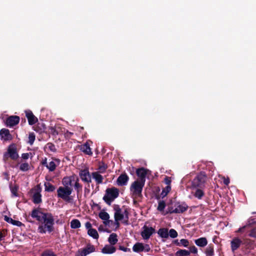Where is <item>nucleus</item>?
I'll use <instances>...</instances> for the list:
<instances>
[{
  "instance_id": "37998d69",
  "label": "nucleus",
  "mask_w": 256,
  "mask_h": 256,
  "mask_svg": "<svg viewBox=\"0 0 256 256\" xmlns=\"http://www.w3.org/2000/svg\"><path fill=\"white\" fill-rule=\"evenodd\" d=\"M30 168V166L28 163H23L20 166V169L22 172L28 171Z\"/></svg>"
},
{
  "instance_id": "de8ad7c7",
  "label": "nucleus",
  "mask_w": 256,
  "mask_h": 256,
  "mask_svg": "<svg viewBox=\"0 0 256 256\" xmlns=\"http://www.w3.org/2000/svg\"><path fill=\"white\" fill-rule=\"evenodd\" d=\"M42 256H56V255L50 250H46L42 252Z\"/></svg>"
},
{
  "instance_id": "7ed1b4c3",
  "label": "nucleus",
  "mask_w": 256,
  "mask_h": 256,
  "mask_svg": "<svg viewBox=\"0 0 256 256\" xmlns=\"http://www.w3.org/2000/svg\"><path fill=\"white\" fill-rule=\"evenodd\" d=\"M145 182L138 180L134 181L130 186V191L132 192L134 204L136 202V199L142 197V191Z\"/></svg>"
},
{
  "instance_id": "c03bdc74",
  "label": "nucleus",
  "mask_w": 256,
  "mask_h": 256,
  "mask_svg": "<svg viewBox=\"0 0 256 256\" xmlns=\"http://www.w3.org/2000/svg\"><path fill=\"white\" fill-rule=\"evenodd\" d=\"M172 238H176L178 236V234L177 232L173 228L170 229L168 232V236Z\"/></svg>"
},
{
  "instance_id": "b1692460",
  "label": "nucleus",
  "mask_w": 256,
  "mask_h": 256,
  "mask_svg": "<svg viewBox=\"0 0 256 256\" xmlns=\"http://www.w3.org/2000/svg\"><path fill=\"white\" fill-rule=\"evenodd\" d=\"M4 220L7 222L10 223L14 226H24V224L20 221L14 220L8 216H4Z\"/></svg>"
},
{
  "instance_id": "a18cd8bd",
  "label": "nucleus",
  "mask_w": 256,
  "mask_h": 256,
  "mask_svg": "<svg viewBox=\"0 0 256 256\" xmlns=\"http://www.w3.org/2000/svg\"><path fill=\"white\" fill-rule=\"evenodd\" d=\"M180 246H183L184 247H188L190 244V242L187 239H181L180 240Z\"/></svg>"
},
{
  "instance_id": "58836bf2",
  "label": "nucleus",
  "mask_w": 256,
  "mask_h": 256,
  "mask_svg": "<svg viewBox=\"0 0 256 256\" xmlns=\"http://www.w3.org/2000/svg\"><path fill=\"white\" fill-rule=\"evenodd\" d=\"M46 167L49 171L53 172L56 170V166L54 161H51L48 164V166H46Z\"/></svg>"
},
{
  "instance_id": "dca6fc26",
  "label": "nucleus",
  "mask_w": 256,
  "mask_h": 256,
  "mask_svg": "<svg viewBox=\"0 0 256 256\" xmlns=\"http://www.w3.org/2000/svg\"><path fill=\"white\" fill-rule=\"evenodd\" d=\"M242 240L238 238H234L230 242V247L232 251L234 252L236 250H238L242 244Z\"/></svg>"
},
{
  "instance_id": "8fccbe9b",
  "label": "nucleus",
  "mask_w": 256,
  "mask_h": 256,
  "mask_svg": "<svg viewBox=\"0 0 256 256\" xmlns=\"http://www.w3.org/2000/svg\"><path fill=\"white\" fill-rule=\"evenodd\" d=\"M50 132L54 136H57L58 134V132L56 130V128L54 127H50L49 128Z\"/></svg>"
},
{
  "instance_id": "6e6552de",
  "label": "nucleus",
  "mask_w": 256,
  "mask_h": 256,
  "mask_svg": "<svg viewBox=\"0 0 256 256\" xmlns=\"http://www.w3.org/2000/svg\"><path fill=\"white\" fill-rule=\"evenodd\" d=\"M114 218L115 223L117 225V227H119V222L124 218V215L122 213V209L119 205L114 204Z\"/></svg>"
},
{
  "instance_id": "e2e57ef3",
  "label": "nucleus",
  "mask_w": 256,
  "mask_h": 256,
  "mask_svg": "<svg viewBox=\"0 0 256 256\" xmlns=\"http://www.w3.org/2000/svg\"><path fill=\"white\" fill-rule=\"evenodd\" d=\"M246 226H244L242 227H241V228H239L238 230V232H244V230Z\"/></svg>"
},
{
  "instance_id": "052dcab7",
  "label": "nucleus",
  "mask_w": 256,
  "mask_h": 256,
  "mask_svg": "<svg viewBox=\"0 0 256 256\" xmlns=\"http://www.w3.org/2000/svg\"><path fill=\"white\" fill-rule=\"evenodd\" d=\"M223 182L225 185L228 186L230 182L229 178H224Z\"/></svg>"
},
{
  "instance_id": "0eeeda50",
  "label": "nucleus",
  "mask_w": 256,
  "mask_h": 256,
  "mask_svg": "<svg viewBox=\"0 0 256 256\" xmlns=\"http://www.w3.org/2000/svg\"><path fill=\"white\" fill-rule=\"evenodd\" d=\"M72 190V188L60 186L57 190L58 197L62 198L66 202H69L72 199L71 198V196H70Z\"/></svg>"
},
{
  "instance_id": "5fc2aeb1",
  "label": "nucleus",
  "mask_w": 256,
  "mask_h": 256,
  "mask_svg": "<svg viewBox=\"0 0 256 256\" xmlns=\"http://www.w3.org/2000/svg\"><path fill=\"white\" fill-rule=\"evenodd\" d=\"M122 214L124 215V218L125 217V218L126 219V222H124V223L128 224V214H129L128 209L126 208L124 210V213H122Z\"/></svg>"
},
{
  "instance_id": "20e7f679",
  "label": "nucleus",
  "mask_w": 256,
  "mask_h": 256,
  "mask_svg": "<svg viewBox=\"0 0 256 256\" xmlns=\"http://www.w3.org/2000/svg\"><path fill=\"white\" fill-rule=\"evenodd\" d=\"M118 196L119 190L118 188L115 187L108 188L106 190V194L103 197V200L107 204L110 206L112 202Z\"/></svg>"
},
{
  "instance_id": "09e8293b",
  "label": "nucleus",
  "mask_w": 256,
  "mask_h": 256,
  "mask_svg": "<svg viewBox=\"0 0 256 256\" xmlns=\"http://www.w3.org/2000/svg\"><path fill=\"white\" fill-rule=\"evenodd\" d=\"M189 252H190V254H197L198 249L194 246H192L189 247Z\"/></svg>"
},
{
  "instance_id": "39448f33",
  "label": "nucleus",
  "mask_w": 256,
  "mask_h": 256,
  "mask_svg": "<svg viewBox=\"0 0 256 256\" xmlns=\"http://www.w3.org/2000/svg\"><path fill=\"white\" fill-rule=\"evenodd\" d=\"M206 176L204 172H200L192 182V188H203L205 186Z\"/></svg>"
},
{
  "instance_id": "f8f14e48",
  "label": "nucleus",
  "mask_w": 256,
  "mask_h": 256,
  "mask_svg": "<svg viewBox=\"0 0 256 256\" xmlns=\"http://www.w3.org/2000/svg\"><path fill=\"white\" fill-rule=\"evenodd\" d=\"M20 117L17 116H12L8 117L6 121L7 126L12 127L19 123Z\"/></svg>"
},
{
  "instance_id": "c9c22d12",
  "label": "nucleus",
  "mask_w": 256,
  "mask_h": 256,
  "mask_svg": "<svg viewBox=\"0 0 256 256\" xmlns=\"http://www.w3.org/2000/svg\"><path fill=\"white\" fill-rule=\"evenodd\" d=\"M45 190L48 192H52L54 190L55 186L50 182H45L44 184Z\"/></svg>"
},
{
  "instance_id": "ea45409f",
  "label": "nucleus",
  "mask_w": 256,
  "mask_h": 256,
  "mask_svg": "<svg viewBox=\"0 0 256 256\" xmlns=\"http://www.w3.org/2000/svg\"><path fill=\"white\" fill-rule=\"evenodd\" d=\"M170 186H166L164 188H163L160 194V196H162V198H164L170 192Z\"/></svg>"
},
{
  "instance_id": "e433bc0d",
  "label": "nucleus",
  "mask_w": 256,
  "mask_h": 256,
  "mask_svg": "<svg viewBox=\"0 0 256 256\" xmlns=\"http://www.w3.org/2000/svg\"><path fill=\"white\" fill-rule=\"evenodd\" d=\"M176 255L182 256H188L190 255V252L186 250L180 249L176 252Z\"/></svg>"
},
{
  "instance_id": "aec40b11",
  "label": "nucleus",
  "mask_w": 256,
  "mask_h": 256,
  "mask_svg": "<svg viewBox=\"0 0 256 256\" xmlns=\"http://www.w3.org/2000/svg\"><path fill=\"white\" fill-rule=\"evenodd\" d=\"M116 248L112 245L106 244L102 250V252L104 254H112L115 252Z\"/></svg>"
},
{
  "instance_id": "6ab92c4d",
  "label": "nucleus",
  "mask_w": 256,
  "mask_h": 256,
  "mask_svg": "<svg viewBox=\"0 0 256 256\" xmlns=\"http://www.w3.org/2000/svg\"><path fill=\"white\" fill-rule=\"evenodd\" d=\"M0 136L2 139L4 140H9L12 139V136L8 129L2 128L0 130Z\"/></svg>"
},
{
  "instance_id": "f03ea898",
  "label": "nucleus",
  "mask_w": 256,
  "mask_h": 256,
  "mask_svg": "<svg viewBox=\"0 0 256 256\" xmlns=\"http://www.w3.org/2000/svg\"><path fill=\"white\" fill-rule=\"evenodd\" d=\"M188 206L184 202H174L168 204L166 214H180L188 210Z\"/></svg>"
},
{
  "instance_id": "338daca9",
  "label": "nucleus",
  "mask_w": 256,
  "mask_h": 256,
  "mask_svg": "<svg viewBox=\"0 0 256 256\" xmlns=\"http://www.w3.org/2000/svg\"><path fill=\"white\" fill-rule=\"evenodd\" d=\"M4 236L3 235L2 233L0 232V242L2 240V238Z\"/></svg>"
},
{
  "instance_id": "864d4df0",
  "label": "nucleus",
  "mask_w": 256,
  "mask_h": 256,
  "mask_svg": "<svg viewBox=\"0 0 256 256\" xmlns=\"http://www.w3.org/2000/svg\"><path fill=\"white\" fill-rule=\"evenodd\" d=\"M248 235L250 237L256 238V228H252Z\"/></svg>"
},
{
  "instance_id": "4be33fe9",
  "label": "nucleus",
  "mask_w": 256,
  "mask_h": 256,
  "mask_svg": "<svg viewBox=\"0 0 256 256\" xmlns=\"http://www.w3.org/2000/svg\"><path fill=\"white\" fill-rule=\"evenodd\" d=\"M92 176L94 179L97 184H99L102 183L104 178L100 174V172H93L92 173Z\"/></svg>"
},
{
  "instance_id": "ddd939ff",
  "label": "nucleus",
  "mask_w": 256,
  "mask_h": 256,
  "mask_svg": "<svg viewBox=\"0 0 256 256\" xmlns=\"http://www.w3.org/2000/svg\"><path fill=\"white\" fill-rule=\"evenodd\" d=\"M76 176H65L62 180V184L64 188H72L70 186L72 185V182L76 180Z\"/></svg>"
},
{
  "instance_id": "a19ab883",
  "label": "nucleus",
  "mask_w": 256,
  "mask_h": 256,
  "mask_svg": "<svg viewBox=\"0 0 256 256\" xmlns=\"http://www.w3.org/2000/svg\"><path fill=\"white\" fill-rule=\"evenodd\" d=\"M36 139V136L34 132H30L28 135V143L30 145L33 144Z\"/></svg>"
},
{
  "instance_id": "423d86ee",
  "label": "nucleus",
  "mask_w": 256,
  "mask_h": 256,
  "mask_svg": "<svg viewBox=\"0 0 256 256\" xmlns=\"http://www.w3.org/2000/svg\"><path fill=\"white\" fill-rule=\"evenodd\" d=\"M19 157L17 149L14 144H12L8 147L7 152L4 154L3 160L6 162L10 158L12 160H16Z\"/></svg>"
},
{
  "instance_id": "bf43d9fd",
  "label": "nucleus",
  "mask_w": 256,
  "mask_h": 256,
  "mask_svg": "<svg viewBox=\"0 0 256 256\" xmlns=\"http://www.w3.org/2000/svg\"><path fill=\"white\" fill-rule=\"evenodd\" d=\"M85 226L86 228V229H88L90 230V229H91L92 228V224H90V222H87L86 224H85Z\"/></svg>"
},
{
  "instance_id": "393cba45",
  "label": "nucleus",
  "mask_w": 256,
  "mask_h": 256,
  "mask_svg": "<svg viewBox=\"0 0 256 256\" xmlns=\"http://www.w3.org/2000/svg\"><path fill=\"white\" fill-rule=\"evenodd\" d=\"M80 150L85 154L92 155V152L88 142L80 146Z\"/></svg>"
},
{
  "instance_id": "473e14b6",
  "label": "nucleus",
  "mask_w": 256,
  "mask_h": 256,
  "mask_svg": "<svg viewBox=\"0 0 256 256\" xmlns=\"http://www.w3.org/2000/svg\"><path fill=\"white\" fill-rule=\"evenodd\" d=\"M81 226L80 220L78 219H74L70 222V227L72 228H78Z\"/></svg>"
},
{
  "instance_id": "c85d7f7f",
  "label": "nucleus",
  "mask_w": 256,
  "mask_h": 256,
  "mask_svg": "<svg viewBox=\"0 0 256 256\" xmlns=\"http://www.w3.org/2000/svg\"><path fill=\"white\" fill-rule=\"evenodd\" d=\"M118 236L116 233H112L110 235L108 238V242L110 245L114 246L116 244L118 241Z\"/></svg>"
},
{
  "instance_id": "6e6d98bb",
  "label": "nucleus",
  "mask_w": 256,
  "mask_h": 256,
  "mask_svg": "<svg viewBox=\"0 0 256 256\" xmlns=\"http://www.w3.org/2000/svg\"><path fill=\"white\" fill-rule=\"evenodd\" d=\"M118 249L120 250H122V251H124V252H131V250H130V248H126V247H124V246H120L119 248H118Z\"/></svg>"
},
{
  "instance_id": "a878e982",
  "label": "nucleus",
  "mask_w": 256,
  "mask_h": 256,
  "mask_svg": "<svg viewBox=\"0 0 256 256\" xmlns=\"http://www.w3.org/2000/svg\"><path fill=\"white\" fill-rule=\"evenodd\" d=\"M204 253L206 256H214V245L212 244H209L206 248Z\"/></svg>"
},
{
  "instance_id": "79ce46f5",
  "label": "nucleus",
  "mask_w": 256,
  "mask_h": 256,
  "mask_svg": "<svg viewBox=\"0 0 256 256\" xmlns=\"http://www.w3.org/2000/svg\"><path fill=\"white\" fill-rule=\"evenodd\" d=\"M166 207V203L164 200H160L158 202V210L162 212L164 210V208Z\"/></svg>"
},
{
  "instance_id": "f257e3e1",
  "label": "nucleus",
  "mask_w": 256,
  "mask_h": 256,
  "mask_svg": "<svg viewBox=\"0 0 256 256\" xmlns=\"http://www.w3.org/2000/svg\"><path fill=\"white\" fill-rule=\"evenodd\" d=\"M30 217L35 218L38 222L39 226L38 231L39 233L44 234L46 232L50 233L54 231V220L51 213L44 212L42 211L41 208H34L26 218L28 222L34 223V221L30 219Z\"/></svg>"
},
{
  "instance_id": "13d9d810",
  "label": "nucleus",
  "mask_w": 256,
  "mask_h": 256,
  "mask_svg": "<svg viewBox=\"0 0 256 256\" xmlns=\"http://www.w3.org/2000/svg\"><path fill=\"white\" fill-rule=\"evenodd\" d=\"M144 251L145 252H148L150 250V246L148 244H144Z\"/></svg>"
},
{
  "instance_id": "a211bd4d",
  "label": "nucleus",
  "mask_w": 256,
  "mask_h": 256,
  "mask_svg": "<svg viewBox=\"0 0 256 256\" xmlns=\"http://www.w3.org/2000/svg\"><path fill=\"white\" fill-rule=\"evenodd\" d=\"M41 189L40 188H38L36 192L34 193L32 196V202L35 204H39L42 202V194H40Z\"/></svg>"
},
{
  "instance_id": "2eb2a0df",
  "label": "nucleus",
  "mask_w": 256,
  "mask_h": 256,
  "mask_svg": "<svg viewBox=\"0 0 256 256\" xmlns=\"http://www.w3.org/2000/svg\"><path fill=\"white\" fill-rule=\"evenodd\" d=\"M129 180L128 176L126 174L123 173L120 174L116 180V184L119 186H126Z\"/></svg>"
},
{
  "instance_id": "9b49d317",
  "label": "nucleus",
  "mask_w": 256,
  "mask_h": 256,
  "mask_svg": "<svg viewBox=\"0 0 256 256\" xmlns=\"http://www.w3.org/2000/svg\"><path fill=\"white\" fill-rule=\"evenodd\" d=\"M79 176L82 180L88 184L92 182V174L90 175L88 169H84L80 170Z\"/></svg>"
},
{
  "instance_id": "680f3d73",
  "label": "nucleus",
  "mask_w": 256,
  "mask_h": 256,
  "mask_svg": "<svg viewBox=\"0 0 256 256\" xmlns=\"http://www.w3.org/2000/svg\"><path fill=\"white\" fill-rule=\"evenodd\" d=\"M41 164L45 166H48V164L47 162V158H45L44 159L42 160L41 162Z\"/></svg>"
},
{
  "instance_id": "3c124183",
  "label": "nucleus",
  "mask_w": 256,
  "mask_h": 256,
  "mask_svg": "<svg viewBox=\"0 0 256 256\" xmlns=\"http://www.w3.org/2000/svg\"><path fill=\"white\" fill-rule=\"evenodd\" d=\"M73 132L66 130V132H65L64 134V136L66 139H70L71 138L72 136H73Z\"/></svg>"
},
{
  "instance_id": "cd10ccee",
  "label": "nucleus",
  "mask_w": 256,
  "mask_h": 256,
  "mask_svg": "<svg viewBox=\"0 0 256 256\" xmlns=\"http://www.w3.org/2000/svg\"><path fill=\"white\" fill-rule=\"evenodd\" d=\"M74 186L75 190L76 191L77 196L78 197V195L82 192V185L79 183V179L78 178H76Z\"/></svg>"
},
{
  "instance_id": "72a5a7b5",
  "label": "nucleus",
  "mask_w": 256,
  "mask_h": 256,
  "mask_svg": "<svg viewBox=\"0 0 256 256\" xmlns=\"http://www.w3.org/2000/svg\"><path fill=\"white\" fill-rule=\"evenodd\" d=\"M107 168V164L104 163V162H101L100 163L98 167V172H99L101 174H103L106 171Z\"/></svg>"
},
{
  "instance_id": "69168bd1",
  "label": "nucleus",
  "mask_w": 256,
  "mask_h": 256,
  "mask_svg": "<svg viewBox=\"0 0 256 256\" xmlns=\"http://www.w3.org/2000/svg\"><path fill=\"white\" fill-rule=\"evenodd\" d=\"M110 220L108 219V220H104V224L106 226L110 224Z\"/></svg>"
},
{
  "instance_id": "1a4fd4ad",
  "label": "nucleus",
  "mask_w": 256,
  "mask_h": 256,
  "mask_svg": "<svg viewBox=\"0 0 256 256\" xmlns=\"http://www.w3.org/2000/svg\"><path fill=\"white\" fill-rule=\"evenodd\" d=\"M94 251L95 248L94 246L88 244L83 249L78 250L75 256H86Z\"/></svg>"
},
{
  "instance_id": "5701e85b",
  "label": "nucleus",
  "mask_w": 256,
  "mask_h": 256,
  "mask_svg": "<svg viewBox=\"0 0 256 256\" xmlns=\"http://www.w3.org/2000/svg\"><path fill=\"white\" fill-rule=\"evenodd\" d=\"M194 242L198 246L204 248L207 245L208 240L206 238L202 237L196 240Z\"/></svg>"
},
{
  "instance_id": "c756f323",
  "label": "nucleus",
  "mask_w": 256,
  "mask_h": 256,
  "mask_svg": "<svg viewBox=\"0 0 256 256\" xmlns=\"http://www.w3.org/2000/svg\"><path fill=\"white\" fill-rule=\"evenodd\" d=\"M144 244L140 242H136L132 247V250L136 252H144Z\"/></svg>"
},
{
  "instance_id": "774afa93",
  "label": "nucleus",
  "mask_w": 256,
  "mask_h": 256,
  "mask_svg": "<svg viewBox=\"0 0 256 256\" xmlns=\"http://www.w3.org/2000/svg\"><path fill=\"white\" fill-rule=\"evenodd\" d=\"M98 230L99 231H102L103 230V226L102 225H100L99 228H98Z\"/></svg>"
},
{
  "instance_id": "603ef678",
  "label": "nucleus",
  "mask_w": 256,
  "mask_h": 256,
  "mask_svg": "<svg viewBox=\"0 0 256 256\" xmlns=\"http://www.w3.org/2000/svg\"><path fill=\"white\" fill-rule=\"evenodd\" d=\"M164 182L165 184L167 185L166 186H170V184L172 182L171 178L166 176L164 178Z\"/></svg>"
},
{
  "instance_id": "2f4dec72",
  "label": "nucleus",
  "mask_w": 256,
  "mask_h": 256,
  "mask_svg": "<svg viewBox=\"0 0 256 256\" xmlns=\"http://www.w3.org/2000/svg\"><path fill=\"white\" fill-rule=\"evenodd\" d=\"M88 234L94 239H98L99 235L97 230L94 228H91L88 230Z\"/></svg>"
},
{
  "instance_id": "0e129e2a",
  "label": "nucleus",
  "mask_w": 256,
  "mask_h": 256,
  "mask_svg": "<svg viewBox=\"0 0 256 256\" xmlns=\"http://www.w3.org/2000/svg\"><path fill=\"white\" fill-rule=\"evenodd\" d=\"M173 244H175L177 246H180V242L178 240H175L172 242Z\"/></svg>"
},
{
  "instance_id": "f704fd0d",
  "label": "nucleus",
  "mask_w": 256,
  "mask_h": 256,
  "mask_svg": "<svg viewBox=\"0 0 256 256\" xmlns=\"http://www.w3.org/2000/svg\"><path fill=\"white\" fill-rule=\"evenodd\" d=\"M196 190L194 194V196L198 199H202L204 196V192L202 190V188H196Z\"/></svg>"
},
{
  "instance_id": "412c9836",
  "label": "nucleus",
  "mask_w": 256,
  "mask_h": 256,
  "mask_svg": "<svg viewBox=\"0 0 256 256\" xmlns=\"http://www.w3.org/2000/svg\"><path fill=\"white\" fill-rule=\"evenodd\" d=\"M34 129L37 132L42 134L46 132V124L44 123L38 122L37 124L34 126Z\"/></svg>"
},
{
  "instance_id": "4c0bfd02",
  "label": "nucleus",
  "mask_w": 256,
  "mask_h": 256,
  "mask_svg": "<svg viewBox=\"0 0 256 256\" xmlns=\"http://www.w3.org/2000/svg\"><path fill=\"white\" fill-rule=\"evenodd\" d=\"M98 216L100 218L104 220H108V219L110 218L109 214L106 212H100L98 214Z\"/></svg>"
},
{
  "instance_id": "bb28decb",
  "label": "nucleus",
  "mask_w": 256,
  "mask_h": 256,
  "mask_svg": "<svg viewBox=\"0 0 256 256\" xmlns=\"http://www.w3.org/2000/svg\"><path fill=\"white\" fill-rule=\"evenodd\" d=\"M158 234L162 238H167L168 237V231L167 228H160L158 231Z\"/></svg>"
},
{
  "instance_id": "4d7b16f0",
  "label": "nucleus",
  "mask_w": 256,
  "mask_h": 256,
  "mask_svg": "<svg viewBox=\"0 0 256 256\" xmlns=\"http://www.w3.org/2000/svg\"><path fill=\"white\" fill-rule=\"evenodd\" d=\"M30 154H31L30 153H24L22 155V158L24 160H27L28 158L30 156Z\"/></svg>"
},
{
  "instance_id": "49530a36",
  "label": "nucleus",
  "mask_w": 256,
  "mask_h": 256,
  "mask_svg": "<svg viewBox=\"0 0 256 256\" xmlns=\"http://www.w3.org/2000/svg\"><path fill=\"white\" fill-rule=\"evenodd\" d=\"M48 148V149L52 152H56V148L55 145L52 143V142H48L46 144Z\"/></svg>"
},
{
  "instance_id": "4468645a",
  "label": "nucleus",
  "mask_w": 256,
  "mask_h": 256,
  "mask_svg": "<svg viewBox=\"0 0 256 256\" xmlns=\"http://www.w3.org/2000/svg\"><path fill=\"white\" fill-rule=\"evenodd\" d=\"M148 170L144 168H138L136 170V174L140 178L139 181L143 182H146V177Z\"/></svg>"
},
{
  "instance_id": "f3484780",
  "label": "nucleus",
  "mask_w": 256,
  "mask_h": 256,
  "mask_svg": "<svg viewBox=\"0 0 256 256\" xmlns=\"http://www.w3.org/2000/svg\"><path fill=\"white\" fill-rule=\"evenodd\" d=\"M26 116L28 118V124L30 125H33L36 122H38V118L34 116L32 112L30 110H25Z\"/></svg>"
},
{
  "instance_id": "9d476101",
  "label": "nucleus",
  "mask_w": 256,
  "mask_h": 256,
  "mask_svg": "<svg viewBox=\"0 0 256 256\" xmlns=\"http://www.w3.org/2000/svg\"><path fill=\"white\" fill-rule=\"evenodd\" d=\"M143 230L141 232V236L144 240H148L150 236L155 232V229L152 227H148L144 225L143 228Z\"/></svg>"
},
{
  "instance_id": "7c9ffc66",
  "label": "nucleus",
  "mask_w": 256,
  "mask_h": 256,
  "mask_svg": "<svg viewBox=\"0 0 256 256\" xmlns=\"http://www.w3.org/2000/svg\"><path fill=\"white\" fill-rule=\"evenodd\" d=\"M10 188L12 196H18V186L16 184L12 185L10 184Z\"/></svg>"
}]
</instances>
